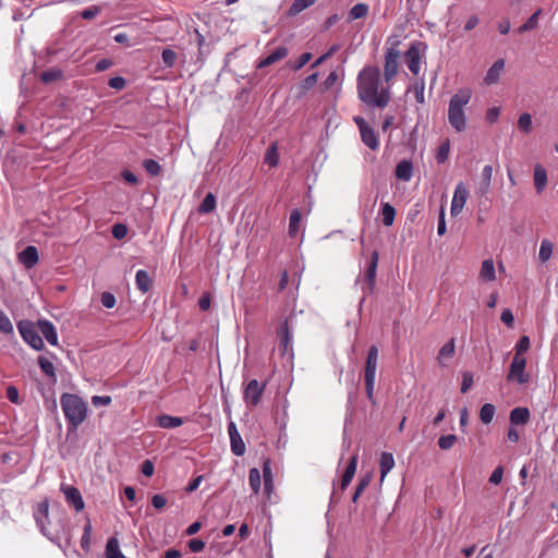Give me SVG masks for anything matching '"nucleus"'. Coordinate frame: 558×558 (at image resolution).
Wrapping results in <instances>:
<instances>
[{
	"label": "nucleus",
	"instance_id": "nucleus-1",
	"mask_svg": "<svg viewBox=\"0 0 558 558\" xmlns=\"http://www.w3.org/2000/svg\"><path fill=\"white\" fill-rule=\"evenodd\" d=\"M380 70L377 66H364L356 80L357 95L362 102L372 108L388 106L391 95L389 88H379Z\"/></svg>",
	"mask_w": 558,
	"mask_h": 558
},
{
	"label": "nucleus",
	"instance_id": "nucleus-2",
	"mask_svg": "<svg viewBox=\"0 0 558 558\" xmlns=\"http://www.w3.org/2000/svg\"><path fill=\"white\" fill-rule=\"evenodd\" d=\"M472 90L468 87L459 89L449 101L448 122L458 132L466 129L464 107L470 102Z\"/></svg>",
	"mask_w": 558,
	"mask_h": 558
},
{
	"label": "nucleus",
	"instance_id": "nucleus-3",
	"mask_svg": "<svg viewBox=\"0 0 558 558\" xmlns=\"http://www.w3.org/2000/svg\"><path fill=\"white\" fill-rule=\"evenodd\" d=\"M60 403L69 426L76 429L86 418L87 403L78 396L73 393H63Z\"/></svg>",
	"mask_w": 558,
	"mask_h": 558
},
{
	"label": "nucleus",
	"instance_id": "nucleus-4",
	"mask_svg": "<svg viewBox=\"0 0 558 558\" xmlns=\"http://www.w3.org/2000/svg\"><path fill=\"white\" fill-rule=\"evenodd\" d=\"M401 40L398 36H391L387 40L388 47L385 51V63H384V77L388 83L390 82L397 74L399 69V58L401 56V51L399 49Z\"/></svg>",
	"mask_w": 558,
	"mask_h": 558
},
{
	"label": "nucleus",
	"instance_id": "nucleus-5",
	"mask_svg": "<svg viewBox=\"0 0 558 558\" xmlns=\"http://www.w3.org/2000/svg\"><path fill=\"white\" fill-rule=\"evenodd\" d=\"M426 50L427 45L424 41L414 40L405 51V63L413 75H418L421 71V62L425 56Z\"/></svg>",
	"mask_w": 558,
	"mask_h": 558
},
{
	"label": "nucleus",
	"instance_id": "nucleus-6",
	"mask_svg": "<svg viewBox=\"0 0 558 558\" xmlns=\"http://www.w3.org/2000/svg\"><path fill=\"white\" fill-rule=\"evenodd\" d=\"M17 329L23 340L37 351L45 348L43 338L39 336L35 325L29 320H21L17 323Z\"/></svg>",
	"mask_w": 558,
	"mask_h": 558
},
{
	"label": "nucleus",
	"instance_id": "nucleus-7",
	"mask_svg": "<svg viewBox=\"0 0 558 558\" xmlns=\"http://www.w3.org/2000/svg\"><path fill=\"white\" fill-rule=\"evenodd\" d=\"M266 383H259L257 379H251L243 389V400L247 408H256L264 395Z\"/></svg>",
	"mask_w": 558,
	"mask_h": 558
},
{
	"label": "nucleus",
	"instance_id": "nucleus-8",
	"mask_svg": "<svg viewBox=\"0 0 558 558\" xmlns=\"http://www.w3.org/2000/svg\"><path fill=\"white\" fill-rule=\"evenodd\" d=\"M34 519L39 527L40 532L44 536L49 538L51 542L57 543L56 537L51 535V533L48 530V522H49V501L48 499H45L40 501L37 506L36 511L34 512Z\"/></svg>",
	"mask_w": 558,
	"mask_h": 558
},
{
	"label": "nucleus",
	"instance_id": "nucleus-9",
	"mask_svg": "<svg viewBox=\"0 0 558 558\" xmlns=\"http://www.w3.org/2000/svg\"><path fill=\"white\" fill-rule=\"evenodd\" d=\"M378 259L379 254L377 251H374L368 262L364 283L362 286V291L364 292V294H371L374 291Z\"/></svg>",
	"mask_w": 558,
	"mask_h": 558
},
{
	"label": "nucleus",
	"instance_id": "nucleus-10",
	"mask_svg": "<svg viewBox=\"0 0 558 558\" xmlns=\"http://www.w3.org/2000/svg\"><path fill=\"white\" fill-rule=\"evenodd\" d=\"M525 357L514 354L507 379L517 380L519 384H525L529 380V376L525 374Z\"/></svg>",
	"mask_w": 558,
	"mask_h": 558
},
{
	"label": "nucleus",
	"instance_id": "nucleus-11",
	"mask_svg": "<svg viewBox=\"0 0 558 558\" xmlns=\"http://www.w3.org/2000/svg\"><path fill=\"white\" fill-rule=\"evenodd\" d=\"M468 197H469V192H468L464 183L459 182L456 185L452 201H451V208H450L451 216H458L462 211Z\"/></svg>",
	"mask_w": 558,
	"mask_h": 558
},
{
	"label": "nucleus",
	"instance_id": "nucleus-12",
	"mask_svg": "<svg viewBox=\"0 0 558 558\" xmlns=\"http://www.w3.org/2000/svg\"><path fill=\"white\" fill-rule=\"evenodd\" d=\"M60 489L64 495L65 501L73 506L77 512L84 509L85 504L82 494L76 487L61 484Z\"/></svg>",
	"mask_w": 558,
	"mask_h": 558
},
{
	"label": "nucleus",
	"instance_id": "nucleus-13",
	"mask_svg": "<svg viewBox=\"0 0 558 558\" xmlns=\"http://www.w3.org/2000/svg\"><path fill=\"white\" fill-rule=\"evenodd\" d=\"M190 44L197 48L196 61L203 63L205 58L209 54V46L205 40V37L199 33L198 29H194L190 33Z\"/></svg>",
	"mask_w": 558,
	"mask_h": 558
},
{
	"label": "nucleus",
	"instance_id": "nucleus-14",
	"mask_svg": "<svg viewBox=\"0 0 558 558\" xmlns=\"http://www.w3.org/2000/svg\"><path fill=\"white\" fill-rule=\"evenodd\" d=\"M378 353V348L376 345L369 347L365 362V379L376 380Z\"/></svg>",
	"mask_w": 558,
	"mask_h": 558
},
{
	"label": "nucleus",
	"instance_id": "nucleus-15",
	"mask_svg": "<svg viewBox=\"0 0 558 558\" xmlns=\"http://www.w3.org/2000/svg\"><path fill=\"white\" fill-rule=\"evenodd\" d=\"M289 318H287L277 329L279 337V349L282 353H287L292 348V333L289 326Z\"/></svg>",
	"mask_w": 558,
	"mask_h": 558
},
{
	"label": "nucleus",
	"instance_id": "nucleus-16",
	"mask_svg": "<svg viewBox=\"0 0 558 558\" xmlns=\"http://www.w3.org/2000/svg\"><path fill=\"white\" fill-rule=\"evenodd\" d=\"M19 260L25 268H33L39 260L38 251L35 246H26L20 254Z\"/></svg>",
	"mask_w": 558,
	"mask_h": 558
},
{
	"label": "nucleus",
	"instance_id": "nucleus-17",
	"mask_svg": "<svg viewBox=\"0 0 558 558\" xmlns=\"http://www.w3.org/2000/svg\"><path fill=\"white\" fill-rule=\"evenodd\" d=\"M37 325H38L40 332L43 333L45 339L48 341V343H50L51 345H57L58 344V335H57V330H56V327L53 326V324L47 319H39Z\"/></svg>",
	"mask_w": 558,
	"mask_h": 558
},
{
	"label": "nucleus",
	"instance_id": "nucleus-18",
	"mask_svg": "<svg viewBox=\"0 0 558 558\" xmlns=\"http://www.w3.org/2000/svg\"><path fill=\"white\" fill-rule=\"evenodd\" d=\"M289 53V50L284 46L277 47L272 52H270L266 58L260 60L257 64L258 69L269 66L282 59H284Z\"/></svg>",
	"mask_w": 558,
	"mask_h": 558
},
{
	"label": "nucleus",
	"instance_id": "nucleus-19",
	"mask_svg": "<svg viewBox=\"0 0 558 558\" xmlns=\"http://www.w3.org/2000/svg\"><path fill=\"white\" fill-rule=\"evenodd\" d=\"M505 70V60L498 59L494 62V64L488 69L486 75L484 77V83L486 85H493L498 82L500 74Z\"/></svg>",
	"mask_w": 558,
	"mask_h": 558
},
{
	"label": "nucleus",
	"instance_id": "nucleus-20",
	"mask_svg": "<svg viewBox=\"0 0 558 558\" xmlns=\"http://www.w3.org/2000/svg\"><path fill=\"white\" fill-rule=\"evenodd\" d=\"M395 174L397 179L409 182L413 175V165L410 160H401L396 167Z\"/></svg>",
	"mask_w": 558,
	"mask_h": 558
},
{
	"label": "nucleus",
	"instance_id": "nucleus-21",
	"mask_svg": "<svg viewBox=\"0 0 558 558\" xmlns=\"http://www.w3.org/2000/svg\"><path fill=\"white\" fill-rule=\"evenodd\" d=\"M356 466H357V453H354L351 457L350 462H349L348 466L345 468L344 473L342 475L341 485H340L341 490H344L350 485V483L356 472Z\"/></svg>",
	"mask_w": 558,
	"mask_h": 558
},
{
	"label": "nucleus",
	"instance_id": "nucleus-22",
	"mask_svg": "<svg viewBox=\"0 0 558 558\" xmlns=\"http://www.w3.org/2000/svg\"><path fill=\"white\" fill-rule=\"evenodd\" d=\"M533 179L536 192L541 194L545 190L548 181L547 171L542 165H535Z\"/></svg>",
	"mask_w": 558,
	"mask_h": 558
},
{
	"label": "nucleus",
	"instance_id": "nucleus-23",
	"mask_svg": "<svg viewBox=\"0 0 558 558\" xmlns=\"http://www.w3.org/2000/svg\"><path fill=\"white\" fill-rule=\"evenodd\" d=\"M530 411L527 408L518 407L511 410L509 420L511 425H524L529 422Z\"/></svg>",
	"mask_w": 558,
	"mask_h": 558
},
{
	"label": "nucleus",
	"instance_id": "nucleus-24",
	"mask_svg": "<svg viewBox=\"0 0 558 558\" xmlns=\"http://www.w3.org/2000/svg\"><path fill=\"white\" fill-rule=\"evenodd\" d=\"M135 283L141 292L146 293L150 290L153 280L146 270L140 269L135 275Z\"/></svg>",
	"mask_w": 558,
	"mask_h": 558
},
{
	"label": "nucleus",
	"instance_id": "nucleus-25",
	"mask_svg": "<svg viewBox=\"0 0 558 558\" xmlns=\"http://www.w3.org/2000/svg\"><path fill=\"white\" fill-rule=\"evenodd\" d=\"M492 178L493 167L487 165L482 170V180L477 192L481 196H485L489 192Z\"/></svg>",
	"mask_w": 558,
	"mask_h": 558
},
{
	"label": "nucleus",
	"instance_id": "nucleus-26",
	"mask_svg": "<svg viewBox=\"0 0 558 558\" xmlns=\"http://www.w3.org/2000/svg\"><path fill=\"white\" fill-rule=\"evenodd\" d=\"M362 142L372 150H376L379 147V142L376 133L371 126L364 128L360 132Z\"/></svg>",
	"mask_w": 558,
	"mask_h": 558
},
{
	"label": "nucleus",
	"instance_id": "nucleus-27",
	"mask_svg": "<svg viewBox=\"0 0 558 558\" xmlns=\"http://www.w3.org/2000/svg\"><path fill=\"white\" fill-rule=\"evenodd\" d=\"M395 466V459L392 453L383 452L379 460L380 468V481L383 482L386 475L392 470Z\"/></svg>",
	"mask_w": 558,
	"mask_h": 558
},
{
	"label": "nucleus",
	"instance_id": "nucleus-28",
	"mask_svg": "<svg viewBox=\"0 0 558 558\" xmlns=\"http://www.w3.org/2000/svg\"><path fill=\"white\" fill-rule=\"evenodd\" d=\"M483 281H494L496 278L495 266L493 259H485L482 263V267L478 275Z\"/></svg>",
	"mask_w": 558,
	"mask_h": 558
},
{
	"label": "nucleus",
	"instance_id": "nucleus-29",
	"mask_svg": "<svg viewBox=\"0 0 558 558\" xmlns=\"http://www.w3.org/2000/svg\"><path fill=\"white\" fill-rule=\"evenodd\" d=\"M157 423L161 428H175L183 424V420L179 416L162 414L157 417Z\"/></svg>",
	"mask_w": 558,
	"mask_h": 558
},
{
	"label": "nucleus",
	"instance_id": "nucleus-30",
	"mask_svg": "<svg viewBox=\"0 0 558 558\" xmlns=\"http://www.w3.org/2000/svg\"><path fill=\"white\" fill-rule=\"evenodd\" d=\"M106 558H125L120 550L119 541L116 537H110L106 545Z\"/></svg>",
	"mask_w": 558,
	"mask_h": 558
},
{
	"label": "nucleus",
	"instance_id": "nucleus-31",
	"mask_svg": "<svg viewBox=\"0 0 558 558\" xmlns=\"http://www.w3.org/2000/svg\"><path fill=\"white\" fill-rule=\"evenodd\" d=\"M542 9H537L527 20L525 23H523L519 28H518V33L522 34V33H525V32H530V31H533L535 28H537L538 26V19L542 14Z\"/></svg>",
	"mask_w": 558,
	"mask_h": 558
},
{
	"label": "nucleus",
	"instance_id": "nucleus-32",
	"mask_svg": "<svg viewBox=\"0 0 558 558\" xmlns=\"http://www.w3.org/2000/svg\"><path fill=\"white\" fill-rule=\"evenodd\" d=\"M380 214L384 226H392L396 218V209L389 203L381 204Z\"/></svg>",
	"mask_w": 558,
	"mask_h": 558
},
{
	"label": "nucleus",
	"instance_id": "nucleus-33",
	"mask_svg": "<svg viewBox=\"0 0 558 558\" xmlns=\"http://www.w3.org/2000/svg\"><path fill=\"white\" fill-rule=\"evenodd\" d=\"M495 405L492 403H485L482 405L480 410V420L483 424L487 425L489 424L495 415Z\"/></svg>",
	"mask_w": 558,
	"mask_h": 558
},
{
	"label": "nucleus",
	"instance_id": "nucleus-34",
	"mask_svg": "<svg viewBox=\"0 0 558 558\" xmlns=\"http://www.w3.org/2000/svg\"><path fill=\"white\" fill-rule=\"evenodd\" d=\"M264 162L269 165L270 167H277L279 162V154L277 144L272 143L266 150Z\"/></svg>",
	"mask_w": 558,
	"mask_h": 558
},
{
	"label": "nucleus",
	"instance_id": "nucleus-35",
	"mask_svg": "<svg viewBox=\"0 0 558 558\" xmlns=\"http://www.w3.org/2000/svg\"><path fill=\"white\" fill-rule=\"evenodd\" d=\"M554 245L548 239H544L541 243L538 258L542 263H546L553 255Z\"/></svg>",
	"mask_w": 558,
	"mask_h": 558
},
{
	"label": "nucleus",
	"instance_id": "nucleus-36",
	"mask_svg": "<svg viewBox=\"0 0 558 558\" xmlns=\"http://www.w3.org/2000/svg\"><path fill=\"white\" fill-rule=\"evenodd\" d=\"M216 207V197L213 193H208L204 199L202 201L198 213L199 214H209L211 213Z\"/></svg>",
	"mask_w": 558,
	"mask_h": 558
},
{
	"label": "nucleus",
	"instance_id": "nucleus-37",
	"mask_svg": "<svg viewBox=\"0 0 558 558\" xmlns=\"http://www.w3.org/2000/svg\"><path fill=\"white\" fill-rule=\"evenodd\" d=\"M372 474L367 473L364 476H362L357 483V486L355 488V492L352 497V501L356 502L361 494L368 487V485L372 482Z\"/></svg>",
	"mask_w": 558,
	"mask_h": 558
},
{
	"label": "nucleus",
	"instance_id": "nucleus-38",
	"mask_svg": "<svg viewBox=\"0 0 558 558\" xmlns=\"http://www.w3.org/2000/svg\"><path fill=\"white\" fill-rule=\"evenodd\" d=\"M230 446L234 456L241 457L245 453V445L240 434L230 438Z\"/></svg>",
	"mask_w": 558,
	"mask_h": 558
},
{
	"label": "nucleus",
	"instance_id": "nucleus-39",
	"mask_svg": "<svg viewBox=\"0 0 558 558\" xmlns=\"http://www.w3.org/2000/svg\"><path fill=\"white\" fill-rule=\"evenodd\" d=\"M301 211L299 209H293L290 214L289 219V234L290 236H295L299 230V225L301 221Z\"/></svg>",
	"mask_w": 558,
	"mask_h": 558
},
{
	"label": "nucleus",
	"instance_id": "nucleus-40",
	"mask_svg": "<svg viewBox=\"0 0 558 558\" xmlns=\"http://www.w3.org/2000/svg\"><path fill=\"white\" fill-rule=\"evenodd\" d=\"M315 2L316 0H294L289 9V14L296 15L313 5Z\"/></svg>",
	"mask_w": 558,
	"mask_h": 558
},
{
	"label": "nucleus",
	"instance_id": "nucleus-41",
	"mask_svg": "<svg viewBox=\"0 0 558 558\" xmlns=\"http://www.w3.org/2000/svg\"><path fill=\"white\" fill-rule=\"evenodd\" d=\"M367 13L368 5L366 3H356L351 8L349 12V17L350 20H357L366 16Z\"/></svg>",
	"mask_w": 558,
	"mask_h": 558
},
{
	"label": "nucleus",
	"instance_id": "nucleus-42",
	"mask_svg": "<svg viewBox=\"0 0 558 558\" xmlns=\"http://www.w3.org/2000/svg\"><path fill=\"white\" fill-rule=\"evenodd\" d=\"M62 77V71L59 69H49L40 74V80L45 84L56 82Z\"/></svg>",
	"mask_w": 558,
	"mask_h": 558
},
{
	"label": "nucleus",
	"instance_id": "nucleus-43",
	"mask_svg": "<svg viewBox=\"0 0 558 558\" xmlns=\"http://www.w3.org/2000/svg\"><path fill=\"white\" fill-rule=\"evenodd\" d=\"M248 483L254 494H258L260 488V473L258 469L253 468L248 473Z\"/></svg>",
	"mask_w": 558,
	"mask_h": 558
},
{
	"label": "nucleus",
	"instance_id": "nucleus-44",
	"mask_svg": "<svg viewBox=\"0 0 558 558\" xmlns=\"http://www.w3.org/2000/svg\"><path fill=\"white\" fill-rule=\"evenodd\" d=\"M453 353H454V339H451L450 341H448L440 348L437 359H438L439 363H442V360L451 357L453 355Z\"/></svg>",
	"mask_w": 558,
	"mask_h": 558
},
{
	"label": "nucleus",
	"instance_id": "nucleus-45",
	"mask_svg": "<svg viewBox=\"0 0 558 558\" xmlns=\"http://www.w3.org/2000/svg\"><path fill=\"white\" fill-rule=\"evenodd\" d=\"M38 365L43 373H45L47 376L56 379V369L53 364L46 357L39 356L38 359Z\"/></svg>",
	"mask_w": 558,
	"mask_h": 558
},
{
	"label": "nucleus",
	"instance_id": "nucleus-46",
	"mask_svg": "<svg viewBox=\"0 0 558 558\" xmlns=\"http://www.w3.org/2000/svg\"><path fill=\"white\" fill-rule=\"evenodd\" d=\"M450 142L449 140L444 141L438 147L436 160L438 163H444L449 157Z\"/></svg>",
	"mask_w": 558,
	"mask_h": 558
},
{
	"label": "nucleus",
	"instance_id": "nucleus-47",
	"mask_svg": "<svg viewBox=\"0 0 558 558\" xmlns=\"http://www.w3.org/2000/svg\"><path fill=\"white\" fill-rule=\"evenodd\" d=\"M143 167L146 170V172L153 177H156L161 172L160 165L154 159H145L143 161Z\"/></svg>",
	"mask_w": 558,
	"mask_h": 558
},
{
	"label": "nucleus",
	"instance_id": "nucleus-48",
	"mask_svg": "<svg viewBox=\"0 0 558 558\" xmlns=\"http://www.w3.org/2000/svg\"><path fill=\"white\" fill-rule=\"evenodd\" d=\"M0 331L5 335H12L14 329L8 315L0 310Z\"/></svg>",
	"mask_w": 558,
	"mask_h": 558
},
{
	"label": "nucleus",
	"instance_id": "nucleus-49",
	"mask_svg": "<svg viewBox=\"0 0 558 558\" xmlns=\"http://www.w3.org/2000/svg\"><path fill=\"white\" fill-rule=\"evenodd\" d=\"M457 441V436L453 434L439 437L437 444L441 450L451 449Z\"/></svg>",
	"mask_w": 558,
	"mask_h": 558
},
{
	"label": "nucleus",
	"instance_id": "nucleus-50",
	"mask_svg": "<svg viewBox=\"0 0 558 558\" xmlns=\"http://www.w3.org/2000/svg\"><path fill=\"white\" fill-rule=\"evenodd\" d=\"M519 129L524 133H530L532 129V117L530 113H522L518 120Z\"/></svg>",
	"mask_w": 558,
	"mask_h": 558
},
{
	"label": "nucleus",
	"instance_id": "nucleus-51",
	"mask_svg": "<svg viewBox=\"0 0 558 558\" xmlns=\"http://www.w3.org/2000/svg\"><path fill=\"white\" fill-rule=\"evenodd\" d=\"M161 58L167 68H173L177 60V53L172 49L166 48L162 50Z\"/></svg>",
	"mask_w": 558,
	"mask_h": 558
},
{
	"label": "nucleus",
	"instance_id": "nucleus-52",
	"mask_svg": "<svg viewBox=\"0 0 558 558\" xmlns=\"http://www.w3.org/2000/svg\"><path fill=\"white\" fill-rule=\"evenodd\" d=\"M263 477H264L265 489L269 490L272 486V473H271V469H270L268 462L264 463Z\"/></svg>",
	"mask_w": 558,
	"mask_h": 558
},
{
	"label": "nucleus",
	"instance_id": "nucleus-53",
	"mask_svg": "<svg viewBox=\"0 0 558 558\" xmlns=\"http://www.w3.org/2000/svg\"><path fill=\"white\" fill-rule=\"evenodd\" d=\"M111 233L114 239L122 240L128 234V227L123 223H116L112 226Z\"/></svg>",
	"mask_w": 558,
	"mask_h": 558
},
{
	"label": "nucleus",
	"instance_id": "nucleus-54",
	"mask_svg": "<svg viewBox=\"0 0 558 558\" xmlns=\"http://www.w3.org/2000/svg\"><path fill=\"white\" fill-rule=\"evenodd\" d=\"M530 348V338L527 336H522L515 344V354L522 356L524 352H526Z\"/></svg>",
	"mask_w": 558,
	"mask_h": 558
},
{
	"label": "nucleus",
	"instance_id": "nucleus-55",
	"mask_svg": "<svg viewBox=\"0 0 558 558\" xmlns=\"http://www.w3.org/2000/svg\"><path fill=\"white\" fill-rule=\"evenodd\" d=\"M100 13V8L97 7V5H92V7H88L86 9H84L80 15L84 19V20H93L94 17H96L98 14Z\"/></svg>",
	"mask_w": 558,
	"mask_h": 558
},
{
	"label": "nucleus",
	"instance_id": "nucleus-56",
	"mask_svg": "<svg viewBox=\"0 0 558 558\" xmlns=\"http://www.w3.org/2000/svg\"><path fill=\"white\" fill-rule=\"evenodd\" d=\"M102 306L112 308L116 305V296L111 292H104L100 298Z\"/></svg>",
	"mask_w": 558,
	"mask_h": 558
},
{
	"label": "nucleus",
	"instance_id": "nucleus-57",
	"mask_svg": "<svg viewBox=\"0 0 558 558\" xmlns=\"http://www.w3.org/2000/svg\"><path fill=\"white\" fill-rule=\"evenodd\" d=\"M111 401H112V399L110 396H94L92 398V403L95 407H99V405L107 407L111 403Z\"/></svg>",
	"mask_w": 558,
	"mask_h": 558
},
{
	"label": "nucleus",
	"instance_id": "nucleus-58",
	"mask_svg": "<svg viewBox=\"0 0 558 558\" xmlns=\"http://www.w3.org/2000/svg\"><path fill=\"white\" fill-rule=\"evenodd\" d=\"M374 389H375V380H368L365 379V390H366V397L367 399L373 403L376 404V400L374 398Z\"/></svg>",
	"mask_w": 558,
	"mask_h": 558
},
{
	"label": "nucleus",
	"instance_id": "nucleus-59",
	"mask_svg": "<svg viewBox=\"0 0 558 558\" xmlns=\"http://www.w3.org/2000/svg\"><path fill=\"white\" fill-rule=\"evenodd\" d=\"M125 80L122 76H113L109 80L108 85L114 89H123L125 87Z\"/></svg>",
	"mask_w": 558,
	"mask_h": 558
},
{
	"label": "nucleus",
	"instance_id": "nucleus-60",
	"mask_svg": "<svg viewBox=\"0 0 558 558\" xmlns=\"http://www.w3.org/2000/svg\"><path fill=\"white\" fill-rule=\"evenodd\" d=\"M311 59H312L311 52L302 53L299 57L296 63L293 65V70L298 71V70L302 69L305 64H307L310 62Z\"/></svg>",
	"mask_w": 558,
	"mask_h": 558
},
{
	"label": "nucleus",
	"instance_id": "nucleus-61",
	"mask_svg": "<svg viewBox=\"0 0 558 558\" xmlns=\"http://www.w3.org/2000/svg\"><path fill=\"white\" fill-rule=\"evenodd\" d=\"M189 548L192 553H199L205 548V542L199 538H193L189 542Z\"/></svg>",
	"mask_w": 558,
	"mask_h": 558
},
{
	"label": "nucleus",
	"instance_id": "nucleus-62",
	"mask_svg": "<svg viewBox=\"0 0 558 558\" xmlns=\"http://www.w3.org/2000/svg\"><path fill=\"white\" fill-rule=\"evenodd\" d=\"M317 80H318L317 72L306 76L302 82V88L305 90L311 89L316 84Z\"/></svg>",
	"mask_w": 558,
	"mask_h": 558
},
{
	"label": "nucleus",
	"instance_id": "nucleus-63",
	"mask_svg": "<svg viewBox=\"0 0 558 558\" xmlns=\"http://www.w3.org/2000/svg\"><path fill=\"white\" fill-rule=\"evenodd\" d=\"M504 469L502 466H497L493 473L490 474L489 482L494 485L500 484L502 480Z\"/></svg>",
	"mask_w": 558,
	"mask_h": 558
},
{
	"label": "nucleus",
	"instance_id": "nucleus-64",
	"mask_svg": "<svg viewBox=\"0 0 558 558\" xmlns=\"http://www.w3.org/2000/svg\"><path fill=\"white\" fill-rule=\"evenodd\" d=\"M167 504V499L159 494L151 497V505L155 509L161 510Z\"/></svg>",
	"mask_w": 558,
	"mask_h": 558
}]
</instances>
